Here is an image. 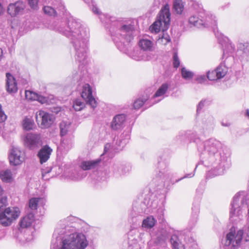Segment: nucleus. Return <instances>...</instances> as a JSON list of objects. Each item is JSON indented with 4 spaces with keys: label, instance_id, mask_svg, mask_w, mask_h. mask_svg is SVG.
I'll use <instances>...</instances> for the list:
<instances>
[{
    "label": "nucleus",
    "instance_id": "603ef678",
    "mask_svg": "<svg viewBox=\"0 0 249 249\" xmlns=\"http://www.w3.org/2000/svg\"><path fill=\"white\" fill-rule=\"evenodd\" d=\"M86 175L83 174V171L82 170H80L77 174V176L75 177L72 178V179L73 180H77L81 179L82 178L86 177Z\"/></svg>",
    "mask_w": 249,
    "mask_h": 249
},
{
    "label": "nucleus",
    "instance_id": "6e6d98bb",
    "mask_svg": "<svg viewBox=\"0 0 249 249\" xmlns=\"http://www.w3.org/2000/svg\"><path fill=\"white\" fill-rule=\"evenodd\" d=\"M92 10L93 11V12L94 13V14H98V15H100V17H99V18H100L101 16L102 15H105V16H108L109 17H110L109 15H105V14H100V13H99V9H98V8L94 6V5H93L92 6ZM101 19V18H100Z\"/></svg>",
    "mask_w": 249,
    "mask_h": 249
},
{
    "label": "nucleus",
    "instance_id": "473e14b6",
    "mask_svg": "<svg viewBox=\"0 0 249 249\" xmlns=\"http://www.w3.org/2000/svg\"><path fill=\"white\" fill-rule=\"evenodd\" d=\"M133 233V231H130L128 234V249H141L140 245L137 242V239L135 238H132L130 236Z\"/></svg>",
    "mask_w": 249,
    "mask_h": 249
},
{
    "label": "nucleus",
    "instance_id": "3c124183",
    "mask_svg": "<svg viewBox=\"0 0 249 249\" xmlns=\"http://www.w3.org/2000/svg\"><path fill=\"white\" fill-rule=\"evenodd\" d=\"M207 76L205 75H198L196 79V80L198 82V83L202 84L204 83L207 80Z\"/></svg>",
    "mask_w": 249,
    "mask_h": 249
},
{
    "label": "nucleus",
    "instance_id": "37998d69",
    "mask_svg": "<svg viewBox=\"0 0 249 249\" xmlns=\"http://www.w3.org/2000/svg\"><path fill=\"white\" fill-rule=\"evenodd\" d=\"M186 135L191 141L194 142L198 139V136L196 132L188 131L186 133Z\"/></svg>",
    "mask_w": 249,
    "mask_h": 249
},
{
    "label": "nucleus",
    "instance_id": "79ce46f5",
    "mask_svg": "<svg viewBox=\"0 0 249 249\" xmlns=\"http://www.w3.org/2000/svg\"><path fill=\"white\" fill-rule=\"evenodd\" d=\"M25 97L28 100H36L38 94L33 91L26 90L25 91Z\"/></svg>",
    "mask_w": 249,
    "mask_h": 249
},
{
    "label": "nucleus",
    "instance_id": "864d4df0",
    "mask_svg": "<svg viewBox=\"0 0 249 249\" xmlns=\"http://www.w3.org/2000/svg\"><path fill=\"white\" fill-rule=\"evenodd\" d=\"M6 119V116L2 111L1 106L0 104V122H3Z\"/></svg>",
    "mask_w": 249,
    "mask_h": 249
},
{
    "label": "nucleus",
    "instance_id": "7ed1b4c3",
    "mask_svg": "<svg viewBox=\"0 0 249 249\" xmlns=\"http://www.w3.org/2000/svg\"><path fill=\"white\" fill-rule=\"evenodd\" d=\"M204 151L200 157L206 166H212L210 173L219 176L230 165L229 156L222 149V143L214 138L209 139L204 142Z\"/></svg>",
    "mask_w": 249,
    "mask_h": 249
},
{
    "label": "nucleus",
    "instance_id": "f704fd0d",
    "mask_svg": "<svg viewBox=\"0 0 249 249\" xmlns=\"http://www.w3.org/2000/svg\"><path fill=\"white\" fill-rule=\"evenodd\" d=\"M169 86V85L166 83L162 84L154 94L153 97L156 98L163 95L167 91Z\"/></svg>",
    "mask_w": 249,
    "mask_h": 249
},
{
    "label": "nucleus",
    "instance_id": "20e7f679",
    "mask_svg": "<svg viewBox=\"0 0 249 249\" xmlns=\"http://www.w3.org/2000/svg\"><path fill=\"white\" fill-rule=\"evenodd\" d=\"M100 18L107 28H109L108 24L110 25L109 31L114 43L119 50L126 53L128 50L129 43L133 38V25L117 21L114 18L108 16L102 15Z\"/></svg>",
    "mask_w": 249,
    "mask_h": 249
},
{
    "label": "nucleus",
    "instance_id": "7c9ffc66",
    "mask_svg": "<svg viewBox=\"0 0 249 249\" xmlns=\"http://www.w3.org/2000/svg\"><path fill=\"white\" fill-rule=\"evenodd\" d=\"M238 53L239 54L242 53L243 57L248 56L249 54V43H240L238 46Z\"/></svg>",
    "mask_w": 249,
    "mask_h": 249
},
{
    "label": "nucleus",
    "instance_id": "680f3d73",
    "mask_svg": "<svg viewBox=\"0 0 249 249\" xmlns=\"http://www.w3.org/2000/svg\"><path fill=\"white\" fill-rule=\"evenodd\" d=\"M3 54L2 50L0 48V59L1 58Z\"/></svg>",
    "mask_w": 249,
    "mask_h": 249
},
{
    "label": "nucleus",
    "instance_id": "f03ea898",
    "mask_svg": "<svg viewBox=\"0 0 249 249\" xmlns=\"http://www.w3.org/2000/svg\"><path fill=\"white\" fill-rule=\"evenodd\" d=\"M51 246L57 249H85L89 245L86 236L76 232L74 227L68 224L66 219L59 221L53 234Z\"/></svg>",
    "mask_w": 249,
    "mask_h": 249
},
{
    "label": "nucleus",
    "instance_id": "f257e3e1",
    "mask_svg": "<svg viewBox=\"0 0 249 249\" xmlns=\"http://www.w3.org/2000/svg\"><path fill=\"white\" fill-rule=\"evenodd\" d=\"M44 13L56 18L49 25L69 38L75 51V59L82 65L87 63L89 30L67 11L61 0H50L43 8Z\"/></svg>",
    "mask_w": 249,
    "mask_h": 249
},
{
    "label": "nucleus",
    "instance_id": "58836bf2",
    "mask_svg": "<svg viewBox=\"0 0 249 249\" xmlns=\"http://www.w3.org/2000/svg\"><path fill=\"white\" fill-rule=\"evenodd\" d=\"M181 74L182 78L185 80L191 79L194 75V74L192 71L187 70L184 67L181 68Z\"/></svg>",
    "mask_w": 249,
    "mask_h": 249
},
{
    "label": "nucleus",
    "instance_id": "de8ad7c7",
    "mask_svg": "<svg viewBox=\"0 0 249 249\" xmlns=\"http://www.w3.org/2000/svg\"><path fill=\"white\" fill-rule=\"evenodd\" d=\"M28 4L30 7L33 10H37L38 9V0H28Z\"/></svg>",
    "mask_w": 249,
    "mask_h": 249
},
{
    "label": "nucleus",
    "instance_id": "423d86ee",
    "mask_svg": "<svg viewBox=\"0 0 249 249\" xmlns=\"http://www.w3.org/2000/svg\"><path fill=\"white\" fill-rule=\"evenodd\" d=\"M170 16L169 6L168 4H166L160 12L157 20L150 26L151 31L156 33L159 32L162 23L164 24L165 28L167 27L170 22Z\"/></svg>",
    "mask_w": 249,
    "mask_h": 249
},
{
    "label": "nucleus",
    "instance_id": "412c9836",
    "mask_svg": "<svg viewBox=\"0 0 249 249\" xmlns=\"http://www.w3.org/2000/svg\"><path fill=\"white\" fill-rule=\"evenodd\" d=\"M216 36L218 38L219 43L221 44L222 47V50L223 52V58L224 57H228L230 54L234 52L235 47L234 45H232L231 43L227 42L226 39H223V41H221L218 37V34L215 33Z\"/></svg>",
    "mask_w": 249,
    "mask_h": 249
},
{
    "label": "nucleus",
    "instance_id": "bb28decb",
    "mask_svg": "<svg viewBox=\"0 0 249 249\" xmlns=\"http://www.w3.org/2000/svg\"><path fill=\"white\" fill-rule=\"evenodd\" d=\"M156 222L155 218L150 215L143 220L142 226L146 229H151L155 225Z\"/></svg>",
    "mask_w": 249,
    "mask_h": 249
},
{
    "label": "nucleus",
    "instance_id": "4468645a",
    "mask_svg": "<svg viewBox=\"0 0 249 249\" xmlns=\"http://www.w3.org/2000/svg\"><path fill=\"white\" fill-rule=\"evenodd\" d=\"M92 93L91 87L87 84L83 86L81 95L83 100L94 109L96 107L97 103L93 97Z\"/></svg>",
    "mask_w": 249,
    "mask_h": 249
},
{
    "label": "nucleus",
    "instance_id": "c03bdc74",
    "mask_svg": "<svg viewBox=\"0 0 249 249\" xmlns=\"http://www.w3.org/2000/svg\"><path fill=\"white\" fill-rule=\"evenodd\" d=\"M147 99V97H146V98H144L142 99H138L136 100L133 104L134 108L135 109H139L143 105V104L146 102Z\"/></svg>",
    "mask_w": 249,
    "mask_h": 249
},
{
    "label": "nucleus",
    "instance_id": "a878e982",
    "mask_svg": "<svg viewBox=\"0 0 249 249\" xmlns=\"http://www.w3.org/2000/svg\"><path fill=\"white\" fill-rule=\"evenodd\" d=\"M170 242L173 249H185L184 245L180 242L178 236L176 234L171 236Z\"/></svg>",
    "mask_w": 249,
    "mask_h": 249
},
{
    "label": "nucleus",
    "instance_id": "09e8293b",
    "mask_svg": "<svg viewBox=\"0 0 249 249\" xmlns=\"http://www.w3.org/2000/svg\"><path fill=\"white\" fill-rule=\"evenodd\" d=\"M73 79L74 82H79L83 80V75H82L81 72L80 74L76 72L75 74H73Z\"/></svg>",
    "mask_w": 249,
    "mask_h": 249
},
{
    "label": "nucleus",
    "instance_id": "f8f14e48",
    "mask_svg": "<svg viewBox=\"0 0 249 249\" xmlns=\"http://www.w3.org/2000/svg\"><path fill=\"white\" fill-rule=\"evenodd\" d=\"M9 160L11 165H20L24 160V154L18 147H13L10 150Z\"/></svg>",
    "mask_w": 249,
    "mask_h": 249
},
{
    "label": "nucleus",
    "instance_id": "393cba45",
    "mask_svg": "<svg viewBox=\"0 0 249 249\" xmlns=\"http://www.w3.org/2000/svg\"><path fill=\"white\" fill-rule=\"evenodd\" d=\"M22 126L24 130L29 131L35 128V124L31 117H25L22 120Z\"/></svg>",
    "mask_w": 249,
    "mask_h": 249
},
{
    "label": "nucleus",
    "instance_id": "72a5a7b5",
    "mask_svg": "<svg viewBox=\"0 0 249 249\" xmlns=\"http://www.w3.org/2000/svg\"><path fill=\"white\" fill-rule=\"evenodd\" d=\"M139 45L143 51L151 50L153 43L150 40L147 39H142L139 41Z\"/></svg>",
    "mask_w": 249,
    "mask_h": 249
},
{
    "label": "nucleus",
    "instance_id": "aec40b11",
    "mask_svg": "<svg viewBox=\"0 0 249 249\" xmlns=\"http://www.w3.org/2000/svg\"><path fill=\"white\" fill-rule=\"evenodd\" d=\"M6 90L9 93H15L18 90V86L15 77L9 72L6 74Z\"/></svg>",
    "mask_w": 249,
    "mask_h": 249
},
{
    "label": "nucleus",
    "instance_id": "f3484780",
    "mask_svg": "<svg viewBox=\"0 0 249 249\" xmlns=\"http://www.w3.org/2000/svg\"><path fill=\"white\" fill-rule=\"evenodd\" d=\"M18 231L17 238L21 244L30 242L33 239V231L30 229Z\"/></svg>",
    "mask_w": 249,
    "mask_h": 249
},
{
    "label": "nucleus",
    "instance_id": "1a4fd4ad",
    "mask_svg": "<svg viewBox=\"0 0 249 249\" xmlns=\"http://www.w3.org/2000/svg\"><path fill=\"white\" fill-rule=\"evenodd\" d=\"M54 117L52 114L40 110L36 113V120L41 128L50 127L54 121Z\"/></svg>",
    "mask_w": 249,
    "mask_h": 249
},
{
    "label": "nucleus",
    "instance_id": "a211bd4d",
    "mask_svg": "<svg viewBox=\"0 0 249 249\" xmlns=\"http://www.w3.org/2000/svg\"><path fill=\"white\" fill-rule=\"evenodd\" d=\"M52 151V149L48 145H44L41 147L37 154L41 164L46 162L49 160Z\"/></svg>",
    "mask_w": 249,
    "mask_h": 249
},
{
    "label": "nucleus",
    "instance_id": "dca6fc26",
    "mask_svg": "<svg viewBox=\"0 0 249 249\" xmlns=\"http://www.w3.org/2000/svg\"><path fill=\"white\" fill-rule=\"evenodd\" d=\"M130 139V135L128 132H124L122 134L119 138H117L116 140H114V147L117 150H121L126 144L128 142Z\"/></svg>",
    "mask_w": 249,
    "mask_h": 249
},
{
    "label": "nucleus",
    "instance_id": "69168bd1",
    "mask_svg": "<svg viewBox=\"0 0 249 249\" xmlns=\"http://www.w3.org/2000/svg\"><path fill=\"white\" fill-rule=\"evenodd\" d=\"M170 41V39H167V42H169Z\"/></svg>",
    "mask_w": 249,
    "mask_h": 249
},
{
    "label": "nucleus",
    "instance_id": "5fc2aeb1",
    "mask_svg": "<svg viewBox=\"0 0 249 249\" xmlns=\"http://www.w3.org/2000/svg\"><path fill=\"white\" fill-rule=\"evenodd\" d=\"M36 101H38L41 104H44L47 102V98L38 94V97Z\"/></svg>",
    "mask_w": 249,
    "mask_h": 249
},
{
    "label": "nucleus",
    "instance_id": "b1692460",
    "mask_svg": "<svg viewBox=\"0 0 249 249\" xmlns=\"http://www.w3.org/2000/svg\"><path fill=\"white\" fill-rule=\"evenodd\" d=\"M0 178L2 181L10 183L13 180V175L10 170L7 169L0 171Z\"/></svg>",
    "mask_w": 249,
    "mask_h": 249
},
{
    "label": "nucleus",
    "instance_id": "0e129e2a",
    "mask_svg": "<svg viewBox=\"0 0 249 249\" xmlns=\"http://www.w3.org/2000/svg\"><path fill=\"white\" fill-rule=\"evenodd\" d=\"M143 212V209H141V210L138 211V213H142Z\"/></svg>",
    "mask_w": 249,
    "mask_h": 249
},
{
    "label": "nucleus",
    "instance_id": "9b49d317",
    "mask_svg": "<svg viewBox=\"0 0 249 249\" xmlns=\"http://www.w3.org/2000/svg\"><path fill=\"white\" fill-rule=\"evenodd\" d=\"M26 3L22 0H18L10 3L7 8V13L12 18L22 15L24 13Z\"/></svg>",
    "mask_w": 249,
    "mask_h": 249
},
{
    "label": "nucleus",
    "instance_id": "39448f33",
    "mask_svg": "<svg viewBox=\"0 0 249 249\" xmlns=\"http://www.w3.org/2000/svg\"><path fill=\"white\" fill-rule=\"evenodd\" d=\"M7 197L0 199V224L3 226L10 225L19 215L20 212L18 207H6Z\"/></svg>",
    "mask_w": 249,
    "mask_h": 249
},
{
    "label": "nucleus",
    "instance_id": "338daca9",
    "mask_svg": "<svg viewBox=\"0 0 249 249\" xmlns=\"http://www.w3.org/2000/svg\"><path fill=\"white\" fill-rule=\"evenodd\" d=\"M197 165H196V168H195V169L194 171H195V170H196V168H197Z\"/></svg>",
    "mask_w": 249,
    "mask_h": 249
},
{
    "label": "nucleus",
    "instance_id": "4d7b16f0",
    "mask_svg": "<svg viewBox=\"0 0 249 249\" xmlns=\"http://www.w3.org/2000/svg\"><path fill=\"white\" fill-rule=\"evenodd\" d=\"M194 176H195V173L194 172L190 173V174H186L183 177L181 178L180 179L177 180L176 181V182H178V181L181 180V179H182L184 178H192V177H194Z\"/></svg>",
    "mask_w": 249,
    "mask_h": 249
},
{
    "label": "nucleus",
    "instance_id": "2eb2a0df",
    "mask_svg": "<svg viewBox=\"0 0 249 249\" xmlns=\"http://www.w3.org/2000/svg\"><path fill=\"white\" fill-rule=\"evenodd\" d=\"M35 221V213L33 212H28L23 217L19 222V228L18 230H24L30 229L32 223Z\"/></svg>",
    "mask_w": 249,
    "mask_h": 249
},
{
    "label": "nucleus",
    "instance_id": "ea45409f",
    "mask_svg": "<svg viewBox=\"0 0 249 249\" xmlns=\"http://www.w3.org/2000/svg\"><path fill=\"white\" fill-rule=\"evenodd\" d=\"M41 199L40 198L38 197H33L29 200V206L31 210H36L37 208V205L39 201Z\"/></svg>",
    "mask_w": 249,
    "mask_h": 249
},
{
    "label": "nucleus",
    "instance_id": "052dcab7",
    "mask_svg": "<svg viewBox=\"0 0 249 249\" xmlns=\"http://www.w3.org/2000/svg\"><path fill=\"white\" fill-rule=\"evenodd\" d=\"M245 115L246 117H248V119H249V109H247L246 110V112H245Z\"/></svg>",
    "mask_w": 249,
    "mask_h": 249
},
{
    "label": "nucleus",
    "instance_id": "a19ab883",
    "mask_svg": "<svg viewBox=\"0 0 249 249\" xmlns=\"http://www.w3.org/2000/svg\"><path fill=\"white\" fill-rule=\"evenodd\" d=\"M85 106L84 102H82L81 99H76L73 103V107L75 111H80L82 110Z\"/></svg>",
    "mask_w": 249,
    "mask_h": 249
},
{
    "label": "nucleus",
    "instance_id": "6e6552de",
    "mask_svg": "<svg viewBox=\"0 0 249 249\" xmlns=\"http://www.w3.org/2000/svg\"><path fill=\"white\" fill-rule=\"evenodd\" d=\"M215 18L214 16H211V18L208 17L206 20L204 21L201 19H199L197 16L193 15L189 18V23L190 25L197 28L212 27L215 33L217 28L216 21Z\"/></svg>",
    "mask_w": 249,
    "mask_h": 249
},
{
    "label": "nucleus",
    "instance_id": "6ab92c4d",
    "mask_svg": "<svg viewBox=\"0 0 249 249\" xmlns=\"http://www.w3.org/2000/svg\"><path fill=\"white\" fill-rule=\"evenodd\" d=\"M125 119V115L124 114L115 116L111 123V129L113 130H117L122 128L124 127Z\"/></svg>",
    "mask_w": 249,
    "mask_h": 249
},
{
    "label": "nucleus",
    "instance_id": "13d9d810",
    "mask_svg": "<svg viewBox=\"0 0 249 249\" xmlns=\"http://www.w3.org/2000/svg\"><path fill=\"white\" fill-rule=\"evenodd\" d=\"M110 145L108 143L106 144L105 145L104 153L101 155L100 158L102 159V157L104 156V154H105L107 152V151L109 150V149L110 148Z\"/></svg>",
    "mask_w": 249,
    "mask_h": 249
},
{
    "label": "nucleus",
    "instance_id": "9d476101",
    "mask_svg": "<svg viewBox=\"0 0 249 249\" xmlns=\"http://www.w3.org/2000/svg\"><path fill=\"white\" fill-rule=\"evenodd\" d=\"M41 142V137L39 134L28 133L24 138L25 146L30 150L39 148Z\"/></svg>",
    "mask_w": 249,
    "mask_h": 249
},
{
    "label": "nucleus",
    "instance_id": "cd10ccee",
    "mask_svg": "<svg viewBox=\"0 0 249 249\" xmlns=\"http://www.w3.org/2000/svg\"><path fill=\"white\" fill-rule=\"evenodd\" d=\"M216 71H217V78L221 79L226 74L228 68L225 66V63L223 62L217 67Z\"/></svg>",
    "mask_w": 249,
    "mask_h": 249
},
{
    "label": "nucleus",
    "instance_id": "0eeeda50",
    "mask_svg": "<svg viewBox=\"0 0 249 249\" xmlns=\"http://www.w3.org/2000/svg\"><path fill=\"white\" fill-rule=\"evenodd\" d=\"M244 196L240 193L236 194L233 198L230 211V220L236 224L242 218L240 203L243 204Z\"/></svg>",
    "mask_w": 249,
    "mask_h": 249
},
{
    "label": "nucleus",
    "instance_id": "a18cd8bd",
    "mask_svg": "<svg viewBox=\"0 0 249 249\" xmlns=\"http://www.w3.org/2000/svg\"><path fill=\"white\" fill-rule=\"evenodd\" d=\"M207 78L211 81L218 79L217 78V71L216 70L213 71H208L207 73Z\"/></svg>",
    "mask_w": 249,
    "mask_h": 249
},
{
    "label": "nucleus",
    "instance_id": "c756f323",
    "mask_svg": "<svg viewBox=\"0 0 249 249\" xmlns=\"http://www.w3.org/2000/svg\"><path fill=\"white\" fill-rule=\"evenodd\" d=\"M238 53L239 54L242 53L243 57L248 56L249 54V43H240L238 46Z\"/></svg>",
    "mask_w": 249,
    "mask_h": 249
},
{
    "label": "nucleus",
    "instance_id": "ddd939ff",
    "mask_svg": "<svg viewBox=\"0 0 249 249\" xmlns=\"http://www.w3.org/2000/svg\"><path fill=\"white\" fill-rule=\"evenodd\" d=\"M198 210L196 208V212L192 214L191 219L189 222L188 225V229L185 230L182 233L183 235L185 236L184 240L189 242H193L195 241V238L193 237V233L191 230L195 226L197 220Z\"/></svg>",
    "mask_w": 249,
    "mask_h": 249
},
{
    "label": "nucleus",
    "instance_id": "e433bc0d",
    "mask_svg": "<svg viewBox=\"0 0 249 249\" xmlns=\"http://www.w3.org/2000/svg\"><path fill=\"white\" fill-rule=\"evenodd\" d=\"M173 8L178 14H181L184 9V5L182 0H175L173 3Z\"/></svg>",
    "mask_w": 249,
    "mask_h": 249
},
{
    "label": "nucleus",
    "instance_id": "4be33fe9",
    "mask_svg": "<svg viewBox=\"0 0 249 249\" xmlns=\"http://www.w3.org/2000/svg\"><path fill=\"white\" fill-rule=\"evenodd\" d=\"M159 174L158 176L164 180H168L171 176V173L168 168L166 164L164 162L158 163Z\"/></svg>",
    "mask_w": 249,
    "mask_h": 249
},
{
    "label": "nucleus",
    "instance_id": "5701e85b",
    "mask_svg": "<svg viewBox=\"0 0 249 249\" xmlns=\"http://www.w3.org/2000/svg\"><path fill=\"white\" fill-rule=\"evenodd\" d=\"M103 159L98 158L96 160L83 161L81 163V168L83 170H89L97 168Z\"/></svg>",
    "mask_w": 249,
    "mask_h": 249
},
{
    "label": "nucleus",
    "instance_id": "c9c22d12",
    "mask_svg": "<svg viewBox=\"0 0 249 249\" xmlns=\"http://www.w3.org/2000/svg\"><path fill=\"white\" fill-rule=\"evenodd\" d=\"M204 127L206 129H212L214 127V120L213 117L208 116L203 120Z\"/></svg>",
    "mask_w": 249,
    "mask_h": 249
},
{
    "label": "nucleus",
    "instance_id": "4c0bfd02",
    "mask_svg": "<svg viewBox=\"0 0 249 249\" xmlns=\"http://www.w3.org/2000/svg\"><path fill=\"white\" fill-rule=\"evenodd\" d=\"M70 124L66 122H62L59 125L60 130V135L61 136H65L67 134L70 127Z\"/></svg>",
    "mask_w": 249,
    "mask_h": 249
},
{
    "label": "nucleus",
    "instance_id": "49530a36",
    "mask_svg": "<svg viewBox=\"0 0 249 249\" xmlns=\"http://www.w3.org/2000/svg\"><path fill=\"white\" fill-rule=\"evenodd\" d=\"M173 64L175 68H178L180 65V61L177 52H174L173 56Z\"/></svg>",
    "mask_w": 249,
    "mask_h": 249
},
{
    "label": "nucleus",
    "instance_id": "bf43d9fd",
    "mask_svg": "<svg viewBox=\"0 0 249 249\" xmlns=\"http://www.w3.org/2000/svg\"><path fill=\"white\" fill-rule=\"evenodd\" d=\"M221 125L223 126L228 127V126H230L231 124L228 122H226V123L222 122Z\"/></svg>",
    "mask_w": 249,
    "mask_h": 249
},
{
    "label": "nucleus",
    "instance_id": "e2e57ef3",
    "mask_svg": "<svg viewBox=\"0 0 249 249\" xmlns=\"http://www.w3.org/2000/svg\"><path fill=\"white\" fill-rule=\"evenodd\" d=\"M3 191V190L1 186H0V196L2 195Z\"/></svg>",
    "mask_w": 249,
    "mask_h": 249
},
{
    "label": "nucleus",
    "instance_id": "c85d7f7f",
    "mask_svg": "<svg viewBox=\"0 0 249 249\" xmlns=\"http://www.w3.org/2000/svg\"><path fill=\"white\" fill-rule=\"evenodd\" d=\"M147 54L143 51H135L131 55V57L136 61L146 60Z\"/></svg>",
    "mask_w": 249,
    "mask_h": 249
},
{
    "label": "nucleus",
    "instance_id": "2f4dec72",
    "mask_svg": "<svg viewBox=\"0 0 249 249\" xmlns=\"http://www.w3.org/2000/svg\"><path fill=\"white\" fill-rule=\"evenodd\" d=\"M112 169L113 172L119 173V174H124L129 171V167L125 166L119 163H115L112 165Z\"/></svg>",
    "mask_w": 249,
    "mask_h": 249
},
{
    "label": "nucleus",
    "instance_id": "8fccbe9b",
    "mask_svg": "<svg viewBox=\"0 0 249 249\" xmlns=\"http://www.w3.org/2000/svg\"><path fill=\"white\" fill-rule=\"evenodd\" d=\"M206 102V100H202L199 102L197 106L196 112L197 114L199 113L201 109L204 107L205 103Z\"/></svg>",
    "mask_w": 249,
    "mask_h": 249
}]
</instances>
